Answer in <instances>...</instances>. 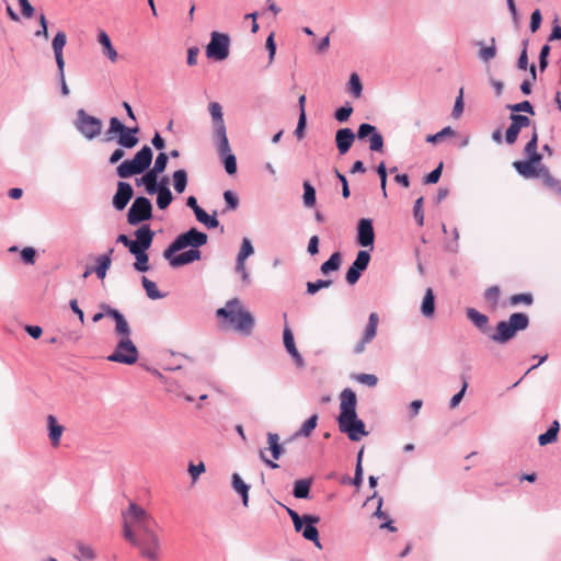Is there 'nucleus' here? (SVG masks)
<instances>
[{"label": "nucleus", "instance_id": "nucleus-31", "mask_svg": "<svg viewBox=\"0 0 561 561\" xmlns=\"http://www.w3.org/2000/svg\"><path fill=\"white\" fill-rule=\"evenodd\" d=\"M379 323V317L376 312H371L368 317V323L363 333L364 342H371L377 334V327Z\"/></svg>", "mask_w": 561, "mask_h": 561}, {"label": "nucleus", "instance_id": "nucleus-13", "mask_svg": "<svg viewBox=\"0 0 561 561\" xmlns=\"http://www.w3.org/2000/svg\"><path fill=\"white\" fill-rule=\"evenodd\" d=\"M370 262V254L368 251H358L356 259L348 267L345 279L350 285H355L360 278L362 274L368 267Z\"/></svg>", "mask_w": 561, "mask_h": 561}, {"label": "nucleus", "instance_id": "nucleus-8", "mask_svg": "<svg viewBox=\"0 0 561 561\" xmlns=\"http://www.w3.org/2000/svg\"><path fill=\"white\" fill-rule=\"evenodd\" d=\"M139 352L131 339H121L107 360L124 365H133L138 360Z\"/></svg>", "mask_w": 561, "mask_h": 561}, {"label": "nucleus", "instance_id": "nucleus-17", "mask_svg": "<svg viewBox=\"0 0 561 561\" xmlns=\"http://www.w3.org/2000/svg\"><path fill=\"white\" fill-rule=\"evenodd\" d=\"M139 127H128L123 124L116 142L119 147L125 149H133L139 142L138 138Z\"/></svg>", "mask_w": 561, "mask_h": 561}, {"label": "nucleus", "instance_id": "nucleus-56", "mask_svg": "<svg viewBox=\"0 0 561 561\" xmlns=\"http://www.w3.org/2000/svg\"><path fill=\"white\" fill-rule=\"evenodd\" d=\"M423 201H424L423 197H419L414 202V206H413V216L419 226H423V224H424Z\"/></svg>", "mask_w": 561, "mask_h": 561}, {"label": "nucleus", "instance_id": "nucleus-27", "mask_svg": "<svg viewBox=\"0 0 561 561\" xmlns=\"http://www.w3.org/2000/svg\"><path fill=\"white\" fill-rule=\"evenodd\" d=\"M98 42L102 46L103 54L111 60L116 61L117 51L112 45L111 38L105 31H100L98 34Z\"/></svg>", "mask_w": 561, "mask_h": 561}, {"label": "nucleus", "instance_id": "nucleus-46", "mask_svg": "<svg viewBox=\"0 0 561 561\" xmlns=\"http://www.w3.org/2000/svg\"><path fill=\"white\" fill-rule=\"evenodd\" d=\"M506 108L512 112L511 114H519L520 112H525L530 115H535L534 106L527 100L519 102V103H515V104H508V105H506Z\"/></svg>", "mask_w": 561, "mask_h": 561}, {"label": "nucleus", "instance_id": "nucleus-47", "mask_svg": "<svg viewBox=\"0 0 561 561\" xmlns=\"http://www.w3.org/2000/svg\"><path fill=\"white\" fill-rule=\"evenodd\" d=\"M123 123L117 117H111L108 122V128L105 133L106 140H114L115 137L119 135Z\"/></svg>", "mask_w": 561, "mask_h": 561}, {"label": "nucleus", "instance_id": "nucleus-57", "mask_svg": "<svg viewBox=\"0 0 561 561\" xmlns=\"http://www.w3.org/2000/svg\"><path fill=\"white\" fill-rule=\"evenodd\" d=\"M537 148H538V133H537V127L534 126L531 137L528 140V142L526 144V146L524 148V152L527 156L533 152H537L538 151Z\"/></svg>", "mask_w": 561, "mask_h": 561}, {"label": "nucleus", "instance_id": "nucleus-7", "mask_svg": "<svg viewBox=\"0 0 561 561\" xmlns=\"http://www.w3.org/2000/svg\"><path fill=\"white\" fill-rule=\"evenodd\" d=\"M76 130L87 140H93L102 134L103 122L80 108L76 113L73 121Z\"/></svg>", "mask_w": 561, "mask_h": 561}, {"label": "nucleus", "instance_id": "nucleus-58", "mask_svg": "<svg viewBox=\"0 0 561 561\" xmlns=\"http://www.w3.org/2000/svg\"><path fill=\"white\" fill-rule=\"evenodd\" d=\"M533 295L529 294V293H523V294H515L513 296H511L510 298V302L514 306L516 305H519V304H525V305H531L533 304Z\"/></svg>", "mask_w": 561, "mask_h": 561}, {"label": "nucleus", "instance_id": "nucleus-21", "mask_svg": "<svg viewBox=\"0 0 561 561\" xmlns=\"http://www.w3.org/2000/svg\"><path fill=\"white\" fill-rule=\"evenodd\" d=\"M66 43H67V35L62 31L57 32L51 42V47H53L57 69L61 70V71H62V69H65V59H64L62 50H64Z\"/></svg>", "mask_w": 561, "mask_h": 561}, {"label": "nucleus", "instance_id": "nucleus-14", "mask_svg": "<svg viewBox=\"0 0 561 561\" xmlns=\"http://www.w3.org/2000/svg\"><path fill=\"white\" fill-rule=\"evenodd\" d=\"M510 119L511 125L506 129L505 141L507 145H513L516 142L520 130L530 126L531 121L528 116L522 114H511Z\"/></svg>", "mask_w": 561, "mask_h": 561}, {"label": "nucleus", "instance_id": "nucleus-34", "mask_svg": "<svg viewBox=\"0 0 561 561\" xmlns=\"http://www.w3.org/2000/svg\"><path fill=\"white\" fill-rule=\"evenodd\" d=\"M209 114L213 119V129L226 127L224 117H222V107L217 102L209 103L208 106Z\"/></svg>", "mask_w": 561, "mask_h": 561}, {"label": "nucleus", "instance_id": "nucleus-24", "mask_svg": "<svg viewBox=\"0 0 561 561\" xmlns=\"http://www.w3.org/2000/svg\"><path fill=\"white\" fill-rule=\"evenodd\" d=\"M47 426H48V437L54 447H57L60 444V438L64 433V426L58 424L57 419L49 414L47 416Z\"/></svg>", "mask_w": 561, "mask_h": 561}, {"label": "nucleus", "instance_id": "nucleus-38", "mask_svg": "<svg viewBox=\"0 0 561 561\" xmlns=\"http://www.w3.org/2000/svg\"><path fill=\"white\" fill-rule=\"evenodd\" d=\"M491 44L489 46H483L482 42H479L478 45L481 46L478 57L483 62H489L491 59H493L496 56V44L495 38L492 37L490 39Z\"/></svg>", "mask_w": 561, "mask_h": 561}, {"label": "nucleus", "instance_id": "nucleus-4", "mask_svg": "<svg viewBox=\"0 0 561 561\" xmlns=\"http://www.w3.org/2000/svg\"><path fill=\"white\" fill-rule=\"evenodd\" d=\"M340 414L336 419L339 430L346 434L352 442H358L367 436L368 432L363 420L356 412L357 397L351 388H345L340 393Z\"/></svg>", "mask_w": 561, "mask_h": 561}, {"label": "nucleus", "instance_id": "nucleus-53", "mask_svg": "<svg viewBox=\"0 0 561 561\" xmlns=\"http://www.w3.org/2000/svg\"><path fill=\"white\" fill-rule=\"evenodd\" d=\"M454 135H455V130L450 126H447L434 135H428L426 137V142L437 144V142L442 141L444 139V137L454 136Z\"/></svg>", "mask_w": 561, "mask_h": 561}, {"label": "nucleus", "instance_id": "nucleus-63", "mask_svg": "<svg viewBox=\"0 0 561 561\" xmlns=\"http://www.w3.org/2000/svg\"><path fill=\"white\" fill-rule=\"evenodd\" d=\"M443 171V162H440L433 171H431L425 178V184H435L439 181Z\"/></svg>", "mask_w": 561, "mask_h": 561}, {"label": "nucleus", "instance_id": "nucleus-52", "mask_svg": "<svg viewBox=\"0 0 561 561\" xmlns=\"http://www.w3.org/2000/svg\"><path fill=\"white\" fill-rule=\"evenodd\" d=\"M369 149L376 152L383 151V137L377 129L369 136Z\"/></svg>", "mask_w": 561, "mask_h": 561}, {"label": "nucleus", "instance_id": "nucleus-62", "mask_svg": "<svg viewBox=\"0 0 561 561\" xmlns=\"http://www.w3.org/2000/svg\"><path fill=\"white\" fill-rule=\"evenodd\" d=\"M354 378L363 385H366L368 387H375L378 382V378L374 374H357L354 376Z\"/></svg>", "mask_w": 561, "mask_h": 561}, {"label": "nucleus", "instance_id": "nucleus-50", "mask_svg": "<svg viewBox=\"0 0 561 561\" xmlns=\"http://www.w3.org/2000/svg\"><path fill=\"white\" fill-rule=\"evenodd\" d=\"M353 111L354 110H353L352 105L350 104V102H346L343 106L339 107L334 112V118L339 123H345V122L348 121V118L352 115Z\"/></svg>", "mask_w": 561, "mask_h": 561}, {"label": "nucleus", "instance_id": "nucleus-29", "mask_svg": "<svg viewBox=\"0 0 561 561\" xmlns=\"http://www.w3.org/2000/svg\"><path fill=\"white\" fill-rule=\"evenodd\" d=\"M421 313L425 318H432L435 313V296L432 288H427L421 304Z\"/></svg>", "mask_w": 561, "mask_h": 561}, {"label": "nucleus", "instance_id": "nucleus-51", "mask_svg": "<svg viewBox=\"0 0 561 561\" xmlns=\"http://www.w3.org/2000/svg\"><path fill=\"white\" fill-rule=\"evenodd\" d=\"M332 285L331 279H318L316 282H308L307 283V294L308 295H314L322 288H328Z\"/></svg>", "mask_w": 561, "mask_h": 561}, {"label": "nucleus", "instance_id": "nucleus-41", "mask_svg": "<svg viewBox=\"0 0 561 561\" xmlns=\"http://www.w3.org/2000/svg\"><path fill=\"white\" fill-rule=\"evenodd\" d=\"M196 219L205 225L208 229H214L219 226V221L216 218V213L214 215H208L202 207L195 213Z\"/></svg>", "mask_w": 561, "mask_h": 561}, {"label": "nucleus", "instance_id": "nucleus-9", "mask_svg": "<svg viewBox=\"0 0 561 561\" xmlns=\"http://www.w3.org/2000/svg\"><path fill=\"white\" fill-rule=\"evenodd\" d=\"M229 35L214 31L210 34V42L206 46V56L209 59L222 61L229 56Z\"/></svg>", "mask_w": 561, "mask_h": 561}, {"label": "nucleus", "instance_id": "nucleus-49", "mask_svg": "<svg viewBox=\"0 0 561 561\" xmlns=\"http://www.w3.org/2000/svg\"><path fill=\"white\" fill-rule=\"evenodd\" d=\"M225 165V170L229 175L237 173V159L232 152L220 156Z\"/></svg>", "mask_w": 561, "mask_h": 561}, {"label": "nucleus", "instance_id": "nucleus-11", "mask_svg": "<svg viewBox=\"0 0 561 561\" xmlns=\"http://www.w3.org/2000/svg\"><path fill=\"white\" fill-rule=\"evenodd\" d=\"M526 157V160L514 161L513 168L524 179L538 178V173L541 171V168L546 167L545 164H541L542 154L537 151L527 154Z\"/></svg>", "mask_w": 561, "mask_h": 561}, {"label": "nucleus", "instance_id": "nucleus-35", "mask_svg": "<svg viewBox=\"0 0 561 561\" xmlns=\"http://www.w3.org/2000/svg\"><path fill=\"white\" fill-rule=\"evenodd\" d=\"M267 443L273 459L278 460L285 451L283 445L279 443L278 434L267 433Z\"/></svg>", "mask_w": 561, "mask_h": 561}, {"label": "nucleus", "instance_id": "nucleus-59", "mask_svg": "<svg viewBox=\"0 0 561 561\" xmlns=\"http://www.w3.org/2000/svg\"><path fill=\"white\" fill-rule=\"evenodd\" d=\"M376 126L368 124V123H362L358 126L357 133L355 134V137L363 140L366 137L370 136L374 131H376Z\"/></svg>", "mask_w": 561, "mask_h": 561}, {"label": "nucleus", "instance_id": "nucleus-1", "mask_svg": "<svg viewBox=\"0 0 561 561\" xmlns=\"http://www.w3.org/2000/svg\"><path fill=\"white\" fill-rule=\"evenodd\" d=\"M123 537L133 547L139 550L142 558L158 561L161 556V540L156 529V518L135 502L122 512Z\"/></svg>", "mask_w": 561, "mask_h": 561}, {"label": "nucleus", "instance_id": "nucleus-10", "mask_svg": "<svg viewBox=\"0 0 561 561\" xmlns=\"http://www.w3.org/2000/svg\"><path fill=\"white\" fill-rule=\"evenodd\" d=\"M152 218V204L149 198L138 196L134 199L127 213V222L137 226Z\"/></svg>", "mask_w": 561, "mask_h": 561}, {"label": "nucleus", "instance_id": "nucleus-19", "mask_svg": "<svg viewBox=\"0 0 561 561\" xmlns=\"http://www.w3.org/2000/svg\"><path fill=\"white\" fill-rule=\"evenodd\" d=\"M283 342H284V346H285L286 351L295 360L296 366L298 368L305 367V360L296 347L294 334L287 325L284 328Z\"/></svg>", "mask_w": 561, "mask_h": 561}, {"label": "nucleus", "instance_id": "nucleus-30", "mask_svg": "<svg viewBox=\"0 0 561 561\" xmlns=\"http://www.w3.org/2000/svg\"><path fill=\"white\" fill-rule=\"evenodd\" d=\"M312 484V479H300L295 481L293 495L296 499L306 500L310 496V488Z\"/></svg>", "mask_w": 561, "mask_h": 561}, {"label": "nucleus", "instance_id": "nucleus-22", "mask_svg": "<svg viewBox=\"0 0 561 561\" xmlns=\"http://www.w3.org/2000/svg\"><path fill=\"white\" fill-rule=\"evenodd\" d=\"M169 179L167 176H163L161 182H157V206L160 209H165L169 207V205L172 203L173 196L172 193L168 186Z\"/></svg>", "mask_w": 561, "mask_h": 561}, {"label": "nucleus", "instance_id": "nucleus-12", "mask_svg": "<svg viewBox=\"0 0 561 561\" xmlns=\"http://www.w3.org/2000/svg\"><path fill=\"white\" fill-rule=\"evenodd\" d=\"M135 240L131 241L128 251L133 255L144 254L150 249L154 232L151 230L148 224L140 226L135 232Z\"/></svg>", "mask_w": 561, "mask_h": 561}, {"label": "nucleus", "instance_id": "nucleus-43", "mask_svg": "<svg viewBox=\"0 0 561 561\" xmlns=\"http://www.w3.org/2000/svg\"><path fill=\"white\" fill-rule=\"evenodd\" d=\"M318 419V414H312L309 419H307L304 422L301 427L296 433V436L309 437L313 430L317 427Z\"/></svg>", "mask_w": 561, "mask_h": 561}, {"label": "nucleus", "instance_id": "nucleus-44", "mask_svg": "<svg viewBox=\"0 0 561 561\" xmlns=\"http://www.w3.org/2000/svg\"><path fill=\"white\" fill-rule=\"evenodd\" d=\"M316 188L311 185L309 181L304 182V205L308 208L313 207L316 205Z\"/></svg>", "mask_w": 561, "mask_h": 561}, {"label": "nucleus", "instance_id": "nucleus-60", "mask_svg": "<svg viewBox=\"0 0 561 561\" xmlns=\"http://www.w3.org/2000/svg\"><path fill=\"white\" fill-rule=\"evenodd\" d=\"M157 182L154 179L152 180H146L145 179V174L140 178V179H137L136 180V184L139 186V185H145V190L146 192L149 194V195H154L156 194V191H158L157 188Z\"/></svg>", "mask_w": 561, "mask_h": 561}, {"label": "nucleus", "instance_id": "nucleus-6", "mask_svg": "<svg viewBox=\"0 0 561 561\" xmlns=\"http://www.w3.org/2000/svg\"><path fill=\"white\" fill-rule=\"evenodd\" d=\"M152 150L149 146L145 145L138 150L133 159L123 161L116 168V174L121 179H128L133 175L146 173L152 162Z\"/></svg>", "mask_w": 561, "mask_h": 561}, {"label": "nucleus", "instance_id": "nucleus-20", "mask_svg": "<svg viewBox=\"0 0 561 561\" xmlns=\"http://www.w3.org/2000/svg\"><path fill=\"white\" fill-rule=\"evenodd\" d=\"M355 140L354 131L348 128H340L335 133V144L340 154H345L351 149Z\"/></svg>", "mask_w": 561, "mask_h": 561}, {"label": "nucleus", "instance_id": "nucleus-2", "mask_svg": "<svg viewBox=\"0 0 561 561\" xmlns=\"http://www.w3.org/2000/svg\"><path fill=\"white\" fill-rule=\"evenodd\" d=\"M208 237L196 228L179 234L171 244L163 251V257L169 264L176 268L201 260L202 252L198 250L207 243Z\"/></svg>", "mask_w": 561, "mask_h": 561}, {"label": "nucleus", "instance_id": "nucleus-28", "mask_svg": "<svg viewBox=\"0 0 561 561\" xmlns=\"http://www.w3.org/2000/svg\"><path fill=\"white\" fill-rule=\"evenodd\" d=\"M559 431L560 423L557 420H554L549 426V428L543 434H540L538 436V444L540 446H547L549 444L557 442Z\"/></svg>", "mask_w": 561, "mask_h": 561}, {"label": "nucleus", "instance_id": "nucleus-5", "mask_svg": "<svg viewBox=\"0 0 561 561\" xmlns=\"http://www.w3.org/2000/svg\"><path fill=\"white\" fill-rule=\"evenodd\" d=\"M216 316L224 319L229 328L243 336H250L255 325L253 314L243 308L239 298H231L226 306L216 310Z\"/></svg>", "mask_w": 561, "mask_h": 561}, {"label": "nucleus", "instance_id": "nucleus-54", "mask_svg": "<svg viewBox=\"0 0 561 561\" xmlns=\"http://www.w3.org/2000/svg\"><path fill=\"white\" fill-rule=\"evenodd\" d=\"M115 332L118 335H121L122 339H125V337L130 339L131 330H130V327H129L127 320L125 319V317L116 322Z\"/></svg>", "mask_w": 561, "mask_h": 561}, {"label": "nucleus", "instance_id": "nucleus-23", "mask_svg": "<svg viewBox=\"0 0 561 561\" xmlns=\"http://www.w3.org/2000/svg\"><path fill=\"white\" fill-rule=\"evenodd\" d=\"M168 161L169 156L164 152H160L156 158L153 167L145 173V179L149 181L154 179L158 181V175L164 172Z\"/></svg>", "mask_w": 561, "mask_h": 561}, {"label": "nucleus", "instance_id": "nucleus-36", "mask_svg": "<svg viewBox=\"0 0 561 561\" xmlns=\"http://www.w3.org/2000/svg\"><path fill=\"white\" fill-rule=\"evenodd\" d=\"M76 549L77 553L75 554V559L77 561H93L96 557L93 548L89 545L77 542Z\"/></svg>", "mask_w": 561, "mask_h": 561}, {"label": "nucleus", "instance_id": "nucleus-42", "mask_svg": "<svg viewBox=\"0 0 561 561\" xmlns=\"http://www.w3.org/2000/svg\"><path fill=\"white\" fill-rule=\"evenodd\" d=\"M254 253V248L251 243V240L248 238L242 239L240 251L237 255V261H239V268H242L243 262Z\"/></svg>", "mask_w": 561, "mask_h": 561}, {"label": "nucleus", "instance_id": "nucleus-55", "mask_svg": "<svg viewBox=\"0 0 561 561\" xmlns=\"http://www.w3.org/2000/svg\"><path fill=\"white\" fill-rule=\"evenodd\" d=\"M224 199L226 202V209L227 210H234L239 206V198L232 191H225L224 192Z\"/></svg>", "mask_w": 561, "mask_h": 561}, {"label": "nucleus", "instance_id": "nucleus-37", "mask_svg": "<svg viewBox=\"0 0 561 561\" xmlns=\"http://www.w3.org/2000/svg\"><path fill=\"white\" fill-rule=\"evenodd\" d=\"M187 172L184 169H179L173 172L172 181H173V187L176 193L182 194L187 185Z\"/></svg>", "mask_w": 561, "mask_h": 561}, {"label": "nucleus", "instance_id": "nucleus-64", "mask_svg": "<svg viewBox=\"0 0 561 561\" xmlns=\"http://www.w3.org/2000/svg\"><path fill=\"white\" fill-rule=\"evenodd\" d=\"M541 21H542L541 12L539 9H536L530 15L529 30L531 33H536L539 30V27L541 25Z\"/></svg>", "mask_w": 561, "mask_h": 561}, {"label": "nucleus", "instance_id": "nucleus-15", "mask_svg": "<svg viewBox=\"0 0 561 561\" xmlns=\"http://www.w3.org/2000/svg\"><path fill=\"white\" fill-rule=\"evenodd\" d=\"M357 243L364 248L374 247L375 231L373 220L369 218H362L357 224Z\"/></svg>", "mask_w": 561, "mask_h": 561}, {"label": "nucleus", "instance_id": "nucleus-16", "mask_svg": "<svg viewBox=\"0 0 561 561\" xmlns=\"http://www.w3.org/2000/svg\"><path fill=\"white\" fill-rule=\"evenodd\" d=\"M133 186L124 181L117 183L116 193L113 196V206L117 210H123L133 198Z\"/></svg>", "mask_w": 561, "mask_h": 561}, {"label": "nucleus", "instance_id": "nucleus-39", "mask_svg": "<svg viewBox=\"0 0 561 561\" xmlns=\"http://www.w3.org/2000/svg\"><path fill=\"white\" fill-rule=\"evenodd\" d=\"M96 265L94 267V273L98 278L103 280L106 276L107 271L111 267L112 259H108L107 255H99L95 259Z\"/></svg>", "mask_w": 561, "mask_h": 561}, {"label": "nucleus", "instance_id": "nucleus-26", "mask_svg": "<svg viewBox=\"0 0 561 561\" xmlns=\"http://www.w3.org/2000/svg\"><path fill=\"white\" fill-rule=\"evenodd\" d=\"M231 486L238 494H240L243 506L248 507L250 485L242 480L239 473H233L231 477Z\"/></svg>", "mask_w": 561, "mask_h": 561}, {"label": "nucleus", "instance_id": "nucleus-45", "mask_svg": "<svg viewBox=\"0 0 561 561\" xmlns=\"http://www.w3.org/2000/svg\"><path fill=\"white\" fill-rule=\"evenodd\" d=\"M348 91H350V93H352V95H353L355 99H358V98H360V95H362V92H363V84H362V81H360L359 76H358L356 72H353V73L350 76V80H348Z\"/></svg>", "mask_w": 561, "mask_h": 561}, {"label": "nucleus", "instance_id": "nucleus-61", "mask_svg": "<svg viewBox=\"0 0 561 561\" xmlns=\"http://www.w3.org/2000/svg\"><path fill=\"white\" fill-rule=\"evenodd\" d=\"M376 172L380 178V187H381L383 196L386 197L387 196V188H386V186H387V169H386V164L383 161H381L377 165Z\"/></svg>", "mask_w": 561, "mask_h": 561}, {"label": "nucleus", "instance_id": "nucleus-3", "mask_svg": "<svg viewBox=\"0 0 561 561\" xmlns=\"http://www.w3.org/2000/svg\"><path fill=\"white\" fill-rule=\"evenodd\" d=\"M466 316L481 333L499 344L507 343L518 331L526 330L529 325V317L526 313L515 312L510 316L507 321H500L496 325V332L492 333L488 316L474 308H467Z\"/></svg>", "mask_w": 561, "mask_h": 561}, {"label": "nucleus", "instance_id": "nucleus-48", "mask_svg": "<svg viewBox=\"0 0 561 561\" xmlns=\"http://www.w3.org/2000/svg\"><path fill=\"white\" fill-rule=\"evenodd\" d=\"M134 256H135V262L133 264V267L135 271L145 273L150 270L148 253L137 254Z\"/></svg>", "mask_w": 561, "mask_h": 561}, {"label": "nucleus", "instance_id": "nucleus-32", "mask_svg": "<svg viewBox=\"0 0 561 561\" xmlns=\"http://www.w3.org/2000/svg\"><path fill=\"white\" fill-rule=\"evenodd\" d=\"M538 178L543 180V184L547 187L561 195V181L553 178L547 167L541 168V171L538 173Z\"/></svg>", "mask_w": 561, "mask_h": 561}, {"label": "nucleus", "instance_id": "nucleus-33", "mask_svg": "<svg viewBox=\"0 0 561 561\" xmlns=\"http://www.w3.org/2000/svg\"><path fill=\"white\" fill-rule=\"evenodd\" d=\"M342 263V255L340 252H334L331 256L321 264L320 271L322 274L328 275L331 272L337 271Z\"/></svg>", "mask_w": 561, "mask_h": 561}, {"label": "nucleus", "instance_id": "nucleus-18", "mask_svg": "<svg viewBox=\"0 0 561 561\" xmlns=\"http://www.w3.org/2000/svg\"><path fill=\"white\" fill-rule=\"evenodd\" d=\"M320 522V517L318 515L306 514L305 515V527L301 531L302 537L306 540H309L314 543L316 547L322 548L319 540V531L316 525Z\"/></svg>", "mask_w": 561, "mask_h": 561}, {"label": "nucleus", "instance_id": "nucleus-40", "mask_svg": "<svg viewBox=\"0 0 561 561\" xmlns=\"http://www.w3.org/2000/svg\"><path fill=\"white\" fill-rule=\"evenodd\" d=\"M141 283H142L144 289L146 290L147 296L150 299L157 300V299H162L167 296V294H163L158 289L157 284L154 282L150 280L146 276H142Z\"/></svg>", "mask_w": 561, "mask_h": 561}, {"label": "nucleus", "instance_id": "nucleus-25", "mask_svg": "<svg viewBox=\"0 0 561 561\" xmlns=\"http://www.w3.org/2000/svg\"><path fill=\"white\" fill-rule=\"evenodd\" d=\"M213 138L220 156L231 152L226 127L213 129Z\"/></svg>", "mask_w": 561, "mask_h": 561}]
</instances>
